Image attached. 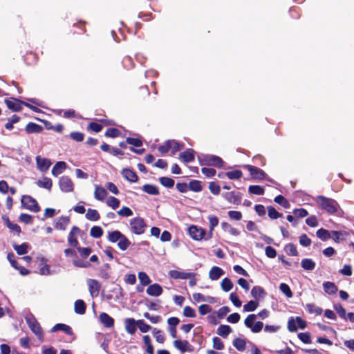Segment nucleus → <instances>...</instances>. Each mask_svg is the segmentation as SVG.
<instances>
[{"label": "nucleus", "mask_w": 354, "mask_h": 354, "mask_svg": "<svg viewBox=\"0 0 354 354\" xmlns=\"http://www.w3.org/2000/svg\"><path fill=\"white\" fill-rule=\"evenodd\" d=\"M2 218L10 231L17 233L18 235L21 232V227L18 224L12 223L7 216H3Z\"/></svg>", "instance_id": "29"}, {"label": "nucleus", "mask_w": 354, "mask_h": 354, "mask_svg": "<svg viewBox=\"0 0 354 354\" xmlns=\"http://www.w3.org/2000/svg\"><path fill=\"white\" fill-rule=\"evenodd\" d=\"M259 306L257 301L251 300L243 306V310L245 312H252L255 310Z\"/></svg>", "instance_id": "55"}, {"label": "nucleus", "mask_w": 354, "mask_h": 354, "mask_svg": "<svg viewBox=\"0 0 354 354\" xmlns=\"http://www.w3.org/2000/svg\"><path fill=\"white\" fill-rule=\"evenodd\" d=\"M169 275L171 278L174 279H187L188 278H191L192 277H195L196 273L194 272H185L183 271H178L176 270H172L169 272Z\"/></svg>", "instance_id": "15"}, {"label": "nucleus", "mask_w": 354, "mask_h": 354, "mask_svg": "<svg viewBox=\"0 0 354 354\" xmlns=\"http://www.w3.org/2000/svg\"><path fill=\"white\" fill-rule=\"evenodd\" d=\"M174 346L176 348L184 353L186 351H192L193 346L187 340L176 339L174 341Z\"/></svg>", "instance_id": "17"}, {"label": "nucleus", "mask_w": 354, "mask_h": 354, "mask_svg": "<svg viewBox=\"0 0 354 354\" xmlns=\"http://www.w3.org/2000/svg\"><path fill=\"white\" fill-rule=\"evenodd\" d=\"M306 309L310 313H314L316 315H319L322 313L323 310L322 308L317 306L314 304H306Z\"/></svg>", "instance_id": "52"}, {"label": "nucleus", "mask_w": 354, "mask_h": 354, "mask_svg": "<svg viewBox=\"0 0 354 354\" xmlns=\"http://www.w3.org/2000/svg\"><path fill=\"white\" fill-rule=\"evenodd\" d=\"M249 193L255 195H263L265 192L264 188L260 185H250L248 187Z\"/></svg>", "instance_id": "49"}, {"label": "nucleus", "mask_w": 354, "mask_h": 354, "mask_svg": "<svg viewBox=\"0 0 354 354\" xmlns=\"http://www.w3.org/2000/svg\"><path fill=\"white\" fill-rule=\"evenodd\" d=\"M245 167L247 168L253 179L263 180L266 178V174L261 169L252 165H245Z\"/></svg>", "instance_id": "11"}, {"label": "nucleus", "mask_w": 354, "mask_h": 354, "mask_svg": "<svg viewBox=\"0 0 354 354\" xmlns=\"http://www.w3.org/2000/svg\"><path fill=\"white\" fill-rule=\"evenodd\" d=\"M120 131L117 128H109L105 131V136L109 138H115L120 135Z\"/></svg>", "instance_id": "57"}, {"label": "nucleus", "mask_w": 354, "mask_h": 354, "mask_svg": "<svg viewBox=\"0 0 354 354\" xmlns=\"http://www.w3.org/2000/svg\"><path fill=\"white\" fill-rule=\"evenodd\" d=\"M103 129V126L101 124L97 122H90L88 125L87 129L92 131L95 133L100 132Z\"/></svg>", "instance_id": "63"}, {"label": "nucleus", "mask_w": 354, "mask_h": 354, "mask_svg": "<svg viewBox=\"0 0 354 354\" xmlns=\"http://www.w3.org/2000/svg\"><path fill=\"white\" fill-rule=\"evenodd\" d=\"M81 230L77 226H73L68 235V243L71 247L77 248L79 246V242L77 236L80 234Z\"/></svg>", "instance_id": "7"}, {"label": "nucleus", "mask_w": 354, "mask_h": 354, "mask_svg": "<svg viewBox=\"0 0 354 354\" xmlns=\"http://www.w3.org/2000/svg\"><path fill=\"white\" fill-rule=\"evenodd\" d=\"M152 333L157 342L160 344H163L165 342V337L161 330L157 329L156 328H153Z\"/></svg>", "instance_id": "46"}, {"label": "nucleus", "mask_w": 354, "mask_h": 354, "mask_svg": "<svg viewBox=\"0 0 354 354\" xmlns=\"http://www.w3.org/2000/svg\"><path fill=\"white\" fill-rule=\"evenodd\" d=\"M86 306L85 302L82 299H77L74 304V310L75 313L84 315L86 312Z\"/></svg>", "instance_id": "31"}, {"label": "nucleus", "mask_w": 354, "mask_h": 354, "mask_svg": "<svg viewBox=\"0 0 354 354\" xmlns=\"http://www.w3.org/2000/svg\"><path fill=\"white\" fill-rule=\"evenodd\" d=\"M85 217L91 221H97L100 218L99 212L96 209L91 208L87 209Z\"/></svg>", "instance_id": "38"}, {"label": "nucleus", "mask_w": 354, "mask_h": 354, "mask_svg": "<svg viewBox=\"0 0 354 354\" xmlns=\"http://www.w3.org/2000/svg\"><path fill=\"white\" fill-rule=\"evenodd\" d=\"M76 249L82 260L74 259L73 261V265L77 268H88L91 266L90 262L84 261L83 260L88 257V256L92 252V250L90 248H83L80 247V245L77 248H76Z\"/></svg>", "instance_id": "3"}, {"label": "nucleus", "mask_w": 354, "mask_h": 354, "mask_svg": "<svg viewBox=\"0 0 354 354\" xmlns=\"http://www.w3.org/2000/svg\"><path fill=\"white\" fill-rule=\"evenodd\" d=\"M233 346L239 351H243L246 347V341L244 339L239 337L235 338L233 340Z\"/></svg>", "instance_id": "41"}, {"label": "nucleus", "mask_w": 354, "mask_h": 354, "mask_svg": "<svg viewBox=\"0 0 354 354\" xmlns=\"http://www.w3.org/2000/svg\"><path fill=\"white\" fill-rule=\"evenodd\" d=\"M70 222V218L68 216H61L58 218L57 221L55 225V227L57 230H65L66 226Z\"/></svg>", "instance_id": "30"}, {"label": "nucleus", "mask_w": 354, "mask_h": 354, "mask_svg": "<svg viewBox=\"0 0 354 354\" xmlns=\"http://www.w3.org/2000/svg\"><path fill=\"white\" fill-rule=\"evenodd\" d=\"M251 295L254 299H259L263 298L266 295V292L261 286H255L251 290Z\"/></svg>", "instance_id": "32"}, {"label": "nucleus", "mask_w": 354, "mask_h": 354, "mask_svg": "<svg viewBox=\"0 0 354 354\" xmlns=\"http://www.w3.org/2000/svg\"><path fill=\"white\" fill-rule=\"evenodd\" d=\"M169 142H170V146L171 147V152L173 154L176 153L177 151H180L184 147L183 144H180L174 140H169Z\"/></svg>", "instance_id": "59"}, {"label": "nucleus", "mask_w": 354, "mask_h": 354, "mask_svg": "<svg viewBox=\"0 0 354 354\" xmlns=\"http://www.w3.org/2000/svg\"><path fill=\"white\" fill-rule=\"evenodd\" d=\"M284 250L288 255L290 256H298L299 252L297 250V248L293 243H288L284 247Z\"/></svg>", "instance_id": "44"}, {"label": "nucleus", "mask_w": 354, "mask_h": 354, "mask_svg": "<svg viewBox=\"0 0 354 354\" xmlns=\"http://www.w3.org/2000/svg\"><path fill=\"white\" fill-rule=\"evenodd\" d=\"M4 102L7 107L13 112H19L22 110V104L24 101L19 99L12 97L10 99H5Z\"/></svg>", "instance_id": "8"}, {"label": "nucleus", "mask_w": 354, "mask_h": 354, "mask_svg": "<svg viewBox=\"0 0 354 354\" xmlns=\"http://www.w3.org/2000/svg\"><path fill=\"white\" fill-rule=\"evenodd\" d=\"M36 163L38 169L44 173L46 172L52 165V162L49 159L41 158L39 156L36 157Z\"/></svg>", "instance_id": "16"}, {"label": "nucleus", "mask_w": 354, "mask_h": 354, "mask_svg": "<svg viewBox=\"0 0 354 354\" xmlns=\"http://www.w3.org/2000/svg\"><path fill=\"white\" fill-rule=\"evenodd\" d=\"M221 286L222 290L224 292H229L233 288V283L232 281L227 277L223 279L221 283Z\"/></svg>", "instance_id": "50"}, {"label": "nucleus", "mask_w": 354, "mask_h": 354, "mask_svg": "<svg viewBox=\"0 0 354 354\" xmlns=\"http://www.w3.org/2000/svg\"><path fill=\"white\" fill-rule=\"evenodd\" d=\"M100 322L106 328H111L114 326V319L106 313H102L99 315Z\"/></svg>", "instance_id": "20"}, {"label": "nucleus", "mask_w": 354, "mask_h": 354, "mask_svg": "<svg viewBox=\"0 0 354 354\" xmlns=\"http://www.w3.org/2000/svg\"><path fill=\"white\" fill-rule=\"evenodd\" d=\"M137 322H138V327L142 333H147L149 330H151V329L153 330V328L150 325L145 323V322L143 319H138V320H137Z\"/></svg>", "instance_id": "56"}, {"label": "nucleus", "mask_w": 354, "mask_h": 354, "mask_svg": "<svg viewBox=\"0 0 354 354\" xmlns=\"http://www.w3.org/2000/svg\"><path fill=\"white\" fill-rule=\"evenodd\" d=\"M199 163L202 166H213L221 168L224 162L219 156L207 154L199 157Z\"/></svg>", "instance_id": "4"}, {"label": "nucleus", "mask_w": 354, "mask_h": 354, "mask_svg": "<svg viewBox=\"0 0 354 354\" xmlns=\"http://www.w3.org/2000/svg\"><path fill=\"white\" fill-rule=\"evenodd\" d=\"M69 136L71 139L76 142H82L84 139V134L80 131H72Z\"/></svg>", "instance_id": "64"}, {"label": "nucleus", "mask_w": 354, "mask_h": 354, "mask_svg": "<svg viewBox=\"0 0 354 354\" xmlns=\"http://www.w3.org/2000/svg\"><path fill=\"white\" fill-rule=\"evenodd\" d=\"M39 273L42 275H48L50 273V266L47 264V260L42 257L39 264Z\"/></svg>", "instance_id": "36"}, {"label": "nucleus", "mask_w": 354, "mask_h": 354, "mask_svg": "<svg viewBox=\"0 0 354 354\" xmlns=\"http://www.w3.org/2000/svg\"><path fill=\"white\" fill-rule=\"evenodd\" d=\"M124 326L127 333L134 335L138 327L137 320L133 318H127L124 320Z\"/></svg>", "instance_id": "18"}, {"label": "nucleus", "mask_w": 354, "mask_h": 354, "mask_svg": "<svg viewBox=\"0 0 354 354\" xmlns=\"http://www.w3.org/2000/svg\"><path fill=\"white\" fill-rule=\"evenodd\" d=\"M66 167L65 162H57L52 169L51 173L53 176H57L60 174Z\"/></svg>", "instance_id": "34"}, {"label": "nucleus", "mask_w": 354, "mask_h": 354, "mask_svg": "<svg viewBox=\"0 0 354 354\" xmlns=\"http://www.w3.org/2000/svg\"><path fill=\"white\" fill-rule=\"evenodd\" d=\"M316 235L323 241H326L330 239V232L324 228L319 229L316 232Z\"/></svg>", "instance_id": "45"}, {"label": "nucleus", "mask_w": 354, "mask_h": 354, "mask_svg": "<svg viewBox=\"0 0 354 354\" xmlns=\"http://www.w3.org/2000/svg\"><path fill=\"white\" fill-rule=\"evenodd\" d=\"M323 288L326 293L328 295H334L337 292V287L336 285L330 281H326L323 283Z\"/></svg>", "instance_id": "35"}, {"label": "nucleus", "mask_w": 354, "mask_h": 354, "mask_svg": "<svg viewBox=\"0 0 354 354\" xmlns=\"http://www.w3.org/2000/svg\"><path fill=\"white\" fill-rule=\"evenodd\" d=\"M43 129L42 126L34 122L28 123L25 127V131L28 134L39 133Z\"/></svg>", "instance_id": "23"}, {"label": "nucleus", "mask_w": 354, "mask_h": 354, "mask_svg": "<svg viewBox=\"0 0 354 354\" xmlns=\"http://www.w3.org/2000/svg\"><path fill=\"white\" fill-rule=\"evenodd\" d=\"M62 112V116L65 118L73 119L77 118V114L76 113V111L74 109H68L64 111H63L62 110H59L57 111V114L61 115Z\"/></svg>", "instance_id": "51"}, {"label": "nucleus", "mask_w": 354, "mask_h": 354, "mask_svg": "<svg viewBox=\"0 0 354 354\" xmlns=\"http://www.w3.org/2000/svg\"><path fill=\"white\" fill-rule=\"evenodd\" d=\"M223 274L224 272L222 268L218 266H214L209 270V277L210 279L214 281L218 279Z\"/></svg>", "instance_id": "28"}, {"label": "nucleus", "mask_w": 354, "mask_h": 354, "mask_svg": "<svg viewBox=\"0 0 354 354\" xmlns=\"http://www.w3.org/2000/svg\"><path fill=\"white\" fill-rule=\"evenodd\" d=\"M180 158L185 162H191L194 160V151L192 149H188L180 154Z\"/></svg>", "instance_id": "27"}, {"label": "nucleus", "mask_w": 354, "mask_h": 354, "mask_svg": "<svg viewBox=\"0 0 354 354\" xmlns=\"http://www.w3.org/2000/svg\"><path fill=\"white\" fill-rule=\"evenodd\" d=\"M21 205L24 208L37 213L41 209L37 201L29 195H23L21 200Z\"/></svg>", "instance_id": "5"}, {"label": "nucleus", "mask_w": 354, "mask_h": 354, "mask_svg": "<svg viewBox=\"0 0 354 354\" xmlns=\"http://www.w3.org/2000/svg\"><path fill=\"white\" fill-rule=\"evenodd\" d=\"M103 230L101 227L93 226L90 230V235L95 239H98L103 235Z\"/></svg>", "instance_id": "53"}, {"label": "nucleus", "mask_w": 354, "mask_h": 354, "mask_svg": "<svg viewBox=\"0 0 354 354\" xmlns=\"http://www.w3.org/2000/svg\"><path fill=\"white\" fill-rule=\"evenodd\" d=\"M317 203L321 209L331 214L336 213L339 207L335 200L324 196H318Z\"/></svg>", "instance_id": "1"}, {"label": "nucleus", "mask_w": 354, "mask_h": 354, "mask_svg": "<svg viewBox=\"0 0 354 354\" xmlns=\"http://www.w3.org/2000/svg\"><path fill=\"white\" fill-rule=\"evenodd\" d=\"M222 196L227 201L234 205H239L242 199V194L240 192H230L224 193Z\"/></svg>", "instance_id": "12"}, {"label": "nucleus", "mask_w": 354, "mask_h": 354, "mask_svg": "<svg viewBox=\"0 0 354 354\" xmlns=\"http://www.w3.org/2000/svg\"><path fill=\"white\" fill-rule=\"evenodd\" d=\"M122 175L127 180L131 183H136L138 180L136 173L130 169H123Z\"/></svg>", "instance_id": "21"}, {"label": "nucleus", "mask_w": 354, "mask_h": 354, "mask_svg": "<svg viewBox=\"0 0 354 354\" xmlns=\"http://www.w3.org/2000/svg\"><path fill=\"white\" fill-rule=\"evenodd\" d=\"M60 189L64 192H71L73 191L74 185L71 179L67 176L60 177L59 180Z\"/></svg>", "instance_id": "9"}, {"label": "nucleus", "mask_w": 354, "mask_h": 354, "mask_svg": "<svg viewBox=\"0 0 354 354\" xmlns=\"http://www.w3.org/2000/svg\"><path fill=\"white\" fill-rule=\"evenodd\" d=\"M348 234L345 231H335L333 230L330 232V238L336 243H339L342 241L346 239V237Z\"/></svg>", "instance_id": "24"}, {"label": "nucleus", "mask_w": 354, "mask_h": 354, "mask_svg": "<svg viewBox=\"0 0 354 354\" xmlns=\"http://www.w3.org/2000/svg\"><path fill=\"white\" fill-rule=\"evenodd\" d=\"M50 330L51 332L62 330L66 335L71 336L73 340L75 339V335L73 333L72 328L70 326L66 325L65 324H57L51 328Z\"/></svg>", "instance_id": "14"}, {"label": "nucleus", "mask_w": 354, "mask_h": 354, "mask_svg": "<svg viewBox=\"0 0 354 354\" xmlns=\"http://www.w3.org/2000/svg\"><path fill=\"white\" fill-rule=\"evenodd\" d=\"M88 285L91 297H97L101 288L99 281L96 279H89Z\"/></svg>", "instance_id": "19"}, {"label": "nucleus", "mask_w": 354, "mask_h": 354, "mask_svg": "<svg viewBox=\"0 0 354 354\" xmlns=\"http://www.w3.org/2000/svg\"><path fill=\"white\" fill-rule=\"evenodd\" d=\"M150 95L149 91L147 86L140 87L139 90L136 93V97L138 99H143Z\"/></svg>", "instance_id": "47"}, {"label": "nucleus", "mask_w": 354, "mask_h": 354, "mask_svg": "<svg viewBox=\"0 0 354 354\" xmlns=\"http://www.w3.org/2000/svg\"><path fill=\"white\" fill-rule=\"evenodd\" d=\"M132 232L136 234L140 235L145 233L147 224L144 218L141 217H135L130 220L129 222Z\"/></svg>", "instance_id": "6"}, {"label": "nucleus", "mask_w": 354, "mask_h": 354, "mask_svg": "<svg viewBox=\"0 0 354 354\" xmlns=\"http://www.w3.org/2000/svg\"><path fill=\"white\" fill-rule=\"evenodd\" d=\"M27 324L30 330L37 336V337L39 339L42 340L43 331L41 327L40 326L37 321L35 319H33L32 320L28 319Z\"/></svg>", "instance_id": "13"}, {"label": "nucleus", "mask_w": 354, "mask_h": 354, "mask_svg": "<svg viewBox=\"0 0 354 354\" xmlns=\"http://www.w3.org/2000/svg\"><path fill=\"white\" fill-rule=\"evenodd\" d=\"M28 243H23L21 245L13 244L12 247L19 255H24L28 253V249L29 248Z\"/></svg>", "instance_id": "37"}, {"label": "nucleus", "mask_w": 354, "mask_h": 354, "mask_svg": "<svg viewBox=\"0 0 354 354\" xmlns=\"http://www.w3.org/2000/svg\"><path fill=\"white\" fill-rule=\"evenodd\" d=\"M159 182L162 186L167 188H171L175 184L174 179L165 176L159 178Z\"/></svg>", "instance_id": "48"}, {"label": "nucleus", "mask_w": 354, "mask_h": 354, "mask_svg": "<svg viewBox=\"0 0 354 354\" xmlns=\"http://www.w3.org/2000/svg\"><path fill=\"white\" fill-rule=\"evenodd\" d=\"M120 203V200L114 196H110L106 201L107 205L112 207L113 209H117L119 207Z\"/></svg>", "instance_id": "61"}, {"label": "nucleus", "mask_w": 354, "mask_h": 354, "mask_svg": "<svg viewBox=\"0 0 354 354\" xmlns=\"http://www.w3.org/2000/svg\"><path fill=\"white\" fill-rule=\"evenodd\" d=\"M279 290L288 298H291L293 295L289 286L286 283H281L279 285Z\"/></svg>", "instance_id": "62"}, {"label": "nucleus", "mask_w": 354, "mask_h": 354, "mask_svg": "<svg viewBox=\"0 0 354 354\" xmlns=\"http://www.w3.org/2000/svg\"><path fill=\"white\" fill-rule=\"evenodd\" d=\"M138 279L142 286H148L151 283L149 277L145 272H140L138 273Z\"/></svg>", "instance_id": "58"}, {"label": "nucleus", "mask_w": 354, "mask_h": 354, "mask_svg": "<svg viewBox=\"0 0 354 354\" xmlns=\"http://www.w3.org/2000/svg\"><path fill=\"white\" fill-rule=\"evenodd\" d=\"M108 240L111 243L118 241V246L121 250H126L131 245L130 241L118 230H115L108 233Z\"/></svg>", "instance_id": "2"}, {"label": "nucleus", "mask_w": 354, "mask_h": 354, "mask_svg": "<svg viewBox=\"0 0 354 354\" xmlns=\"http://www.w3.org/2000/svg\"><path fill=\"white\" fill-rule=\"evenodd\" d=\"M142 190L149 195L160 194L159 189L157 186L151 184H145L142 187Z\"/></svg>", "instance_id": "33"}, {"label": "nucleus", "mask_w": 354, "mask_h": 354, "mask_svg": "<svg viewBox=\"0 0 354 354\" xmlns=\"http://www.w3.org/2000/svg\"><path fill=\"white\" fill-rule=\"evenodd\" d=\"M189 189L195 192H199L202 191L203 187L201 182L198 180H192L189 183Z\"/></svg>", "instance_id": "43"}, {"label": "nucleus", "mask_w": 354, "mask_h": 354, "mask_svg": "<svg viewBox=\"0 0 354 354\" xmlns=\"http://www.w3.org/2000/svg\"><path fill=\"white\" fill-rule=\"evenodd\" d=\"M162 288L158 283L149 285L147 289V293L150 296L158 297L162 293Z\"/></svg>", "instance_id": "22"}, {"label": "nucleus", "mask_w": 354, "mask_h": 354, "mask_svg": "<svg viewBox=\"0 0 354 354\" xmlns=\"http://www.w3.org/2000/svg\"><path fill=\"white\" fill-rule=\"evenodd\" d=\"M301 266L306 270H313L316 264L311 259L305 258L301 260Z\"/></svg>", "instance_id": "40"}, {"label": "nucleus", "mask_w": 354, "mask_h": 354, "mask_svg": "<svg viewBox=\"0 0 354 354\" xmlns=\"http://www.w3.org/2000/svg\"><path fill=\"white\" fill-rule=\"evenodd\" d=\"M226 176L231 180L239 179L243 176V172L239 169L226 172Z\"/></svg>", "instance_id": "54"}, {"label": "nucleus", "mask_w": 354, "mask_h": 354, "mask_svg": "<svg viewBox=\"0 0 354 354\" xmlns=\"http://www.w3.org/2000/svg\"><path fill=\"white\" fill-rule=\"evenodd\" d=\"M268 216L271 219H277L282 216V214L278 212L275 208L272 206L268 207Z\"/></svg>", "instance_id": "60"}, {"label": "nucleus", "mask_w": 354, "mask_h": 354, "mask_svg": "<svg viewBox=\"0 0 354 354\" xmlns=\"http://www.w3.org/2000/svg\"><path fill=\"white\" fill-rule=\"evenodd\" d=\"M208 220L209 223V232L208 236L207 238H205V240H208L212 237L214 227H216L218 224V218L217 216L214 215H209L208 216Z\"/></svg>", "instance_id": "25"}, {"label": "nucleus", "mask_w": 354, "mask_h": 354, "mask_svg": "<svg viewBox=\"0 0 354 354\" xmlns=\"http://www.w3.org/2000/svg\"><path fill=\"white\" fill-rule=\"evenodd\" d=\"M232 332V328L229 325H221L217 329V334L223 337H227Z\"/></svg>", "instance_id": "42"}, {"label": "nucleus", "mask_w": 354, "mask_h": 354, "mask_svg": "<svg viewBox=\"0 0 354 354\" xmlns=\"http://www.w3.org/2000/svg\"><path fill=\"white\" fill-rule=\"evenodd\" d=\"M188 232L190 236L194 240L200 241L205 238L206 230L201 227L198 228L196 225H191L188 228Z\"/></svg>", "instance_id": "10"}, {"label": "nucleus", "mask_w": 354, "mask_h": 354, "mask_svg": "<svg viewBox=\"0 0 354 354\" xmlns=\"http://www.w3.org/2000/svg\"><path fill=\"white\" fill-rule=\"evenodd\" d=\"M107 194L108 193L105 188L100 185L95 186L94 192V196L95 199L102 201L106 198Z\"/></svg>", "instance_id": "26"}, {"label": "nucleus", "mask_w": 354, "mask_h": 354, "mask_svg": "<svg viewBox=\"0 0 354 354\" xmlns=\"http://www.w3.org/2000/svg\"><path fill=\"white\" fill-rule=\"evenodd\" d=\"M37 185L39 187H43L50 191L53 186V182L50 178L43 177L41 180H39L37 182Z\"/></svg>", "instance_id": "39"}]
</instances>
